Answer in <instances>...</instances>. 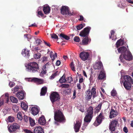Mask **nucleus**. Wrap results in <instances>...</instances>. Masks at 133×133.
Wrapping results in <instances>:
<instances>
[{"label": "nucleus", "instance_id": "f257e3e1", "mask_svg": "<svg viewBox=\"0 0 133 133\" xmlns=\"http://www.w3.org/2000/svg\"><path fill=\"white\" fill-rule=\"evenodd\" d=\"M118 52L123 54L124 58L127 61H131L133 59V56L130 52L124 46L121 47L117 49Z\"/></svg>", "mask_w": 133, "mask_h": 133}, {"label": "nucleus", "instance_id": "f03ea898", "mask_svg": "<svg viewBox=\"0 0 133 133\" xmlns=\"http://www.w3.org/2000/svg\"><path fill=\"white\" fill-rule=\"evenodd\" d=\"M54 119L55 121V123L57 125L59 124L58 122L64 123L66 121L63 113L60 110H58L55 111Z\"/></svg>", "mask_w": 133, "mask_h": 133}, {"label": "nucleus", "instance_id": "7ed1b4c3", "mask_svg": "<svg viewBox=\"0 0 133 133\" xmlns=\"http://www.w3.org/2000/svg\"><path fill=\"white\" fill-rule=\"evenodd\" d=\"M133 84V80L130 76L126 75L124 76L123 85L126 90H130Z\"/></svg>", "mask_w": 133, "mask_h": 133}, {"label": "nucleus", "instance_id": "20e7f679", "mask_svg": "<svg viewBox=\"0 0 133 133\" xmlns=\"http://www.w3.org/2000/svg\"><path fill=\"white\" fill-rule=\"evenodd\" d=\"M28 71L31 73H35L38 72L39 67L38 64L35 62L29 63L26 66Z\"/></svg>", "mask_w": 133, "mask_h": 133}, {"label": "nucleus", "instance_id": "39448f33", "mask_svg": "<svg viewBox=\"0 0 133 133\" xmlns=\"http://www.w3.org/2000/svg\"><path fill=\"white\" fill-rule=\"evenodd\" d=\"M93 109L92 107H90L86 111V115L84 121L87 122H90L93 117Z\"/></svg>", "mask_w": 133, "mask_h": 133}, {"label": "nucleus", "instance_id": "423d86ee", "mask_svg": "<svg viewBox=\"0 0 133 133\" xmlns=\"http://www.w3.org/2000/svg\"><path fill=\"white\" fill-rule=\"evenodd\" d=\"M50 98L52 103L54 102L59 101L60 99L59 94L57 92L53 91L50 95Z\"/></svg>", "mask_w": 133, "mask_h": 133}, {"label": "nucleus", "instance_id": "0eeeda50", "mask_svg": "<svg viewBox=\"0 0 133 133\" xmlns=\"http://www.w3.org/2000/svg\"><path fill=\"white\" fill-rule=\"evenodd\" d=\"M20 128L19 125L17 123H15L11 125L9 127L8 126L9 131L11 133H15L17 132L18 129Z\"/></svg>", "mask_w": 133, "mask_h": 133}, {"label": "nucleus", "instance_id": "6e6552de", "mask_svg": "<svg viewBox=\"0 0 133 133\" xmlns=\"http://www.w3.org/2000/svg\"><path fill=\"white\" fill-rule=\"evenodd\" d=\"M104 118V116L102 112H101L100 114L96 118V119L93 124L95 126L97 127L101 124L102 120Z\"/></svg>", "mask_w": 133, "mask_h": 133}, {"label": "nucleus", "instance_id": "1a4fd4ad", "mask_svg": "<svg viewBox=\"0 0 133 133\" xmlns=\"http://www.w3.org/2000/svg\"><path fill=\"white\" fill-rule=\"evenodd\" d=\"M91 29V27L89 26L84 28L83 30L80 32V36L83 37L84 38L88 37Z\"/></svg>", "mask_w": 133, "mask_h": 133}, {"label": "nucleus", "instance_id": "9d476101", "mask_svg": "<svg viewBox=\"0 0 133 133\" xmlns=\"http://www.w3.org/2000/svg\"><path fill=\"white\" fill-rule=\"evenodd\" d=\"M118 124V121L116 119L114 120L111 121L110 123L109 128L112 132L115 130V128Z\"/></svg>", "mask_w": 133, "mask_h": 133}, {"label": "nucleus", "instance_id": "9b49d317", "mask_svg": "<svg viewBox=\"0 0 133 133\" xmlns=\"http://www.w3.org/2000/svg\"><path fill=\"white\" fill-rule=\"evenodd\" d=\"M93 67L95 69H98L100 70H103V65L101 61L96 62L94 64Z\"/></svg>", "mask_w": 133, "mask_h": 133}, {"label": "nucleus", "instance_id": "f8f14e48", "mask_svg": "<svg viewBox=\"0 0 133 133\" xmlns=\"http://www.w3.org/2000/svg\"><path fill=\"white\" fill-rule=\"evenodd\" d=\"M82 123V121L81 120H76V123L75 124L74 128L75 132H78L81 127Z\"/></svg>", "mask_w": 133, "mask_h": 133}, {"label": "nucleus", "instance_id": "ddd939ff", "mask_svg": "<svg viewBox=\"0 0 133 133\" xmlns=\"http://www.w3.org/2000/svg\"><path fill=\"white\" fill-rule=\"evenodd\" d=\"M16 95L19 100H22L24 99L25 96V93L24 91L22 90L17 92Z\"/></svg>", "mask_w": 133, "mask_h": 133}, {"label": "nucleus", "instance_id": "4468645a", "mask_svg": "<svg viewBox=\"0 0 133 133\" xmlns=\"http://www.w3.org/2000/svg\"><path fill=\"white\" fill-rule=\"evenodd\" d=\"M61 12L63 15L69 14V10L68 7L66 6H63L61 9Z\"/></svg>", "mask_w": 133, "mask_h": 133}, {"label": "nucleus", "instance_id": "2eb2a0df", "mask_svg": "<svg viewBox=\"0 0 133 133\" xmlns=\"http://www.w3.org/2000/svg\"><path fill=\"white\" fill-rule=\"evenodd\" d=\"M89 54L88 52H82L80 54L79 57L83 61L87 60L89 57Z\"/></svg>", "mask_w": 133, "mask_h": 133}, {"label": "nucleus", "instance_id": "dca6fc26", "mask_svg": "<svg viewBox=\"0 0 133 133\" xmlns=\"http://www.w3.org/2000/svg\"><path fill=\"white\" fill-rule=\"evenodd\" d=\"M118 115V112L116 110H115L111 109L110 112L109 117L110 118H112L116 117Z\"/></svg>", "mask_w": 133, "mask_h": 133}, {"label": "nucleus", "instance_id": "f3484780", "mask_svg": "<svg viewBox=\"0 0 133 133\" xmlns=\"http://www.w3.org/2000/svg\"><path fill=\"white\" fill-rule=\"evenodd\" d=\"M34 133H44L43 129L40 127H35L34 129Z\"/></svg>", "mask_w": 133, "mask_h": 133}, {"label": "nucleus", "instance_id": "a211bd4d", "mask_svg": "<svg viewBox=\"0 0 133 133\" xmlns=\"http://www.w3.org/2000/svg\"><path fill=\"white\" fill-rule=\"evenodd\" d=\"M91 41V39L89 38L88 37H84L82 41V44L84 45H88Z\"/></svg>", "mask_w": 133, "mask_h": 133}, {"label": "nucleus", "instance_id": "6ab92c4d", "mask_svg": "<svg viewBox=\"0 0 133 133\" xmlns=\"http://www.w3.org/2000/svg\"><path fill=\"white\" fill-rule=\"evenodd\" d=\"M100 71V73L98 77V79L102 80L104 79L105 77L106 76L103 70Z\"/></svg>", "mask_w": 133, "mask_h": 133}, {"label": "nucleus", "instance_id": "aec40b11", "mask_svg": "<svg viewBox=\"0 0 133 133\" xmlns=\"http://www.w3.org/2000/svg\"><path fill=\"white\" fill-rule=\"evenodd\" d=\"M31 113L34 115H37L38 113V108L35 107H33L30 110Z\"/></svg>", "mask_w": 133, "mask_h": 133}, {"label": "nucleus", "instance_id": "412c9836", "mask_svg": "<svg viewBox=\"0 0 133 133\" xmlns=\"http://www.w3.org/2000/svg\"><path fill=\"white\" fill-rule=\"evenodd\" d=\"M39 123L41 125H44L46 123V120L44 116H42L40 117L38 120Z\"/></svg>", "mask_w": 133, "mask_h": 133}, {"label": "nucleus", "instance_id": "4be33fe9", "mask_svg": "<svg viewBox=\"0 0 133 133\" xmlns=\"http://www.w3.org/2000/svg\"><path fill=\"white\" fill-rule=\"evenodd\" d=\"M43 10L45 14H48L50 12V8L49 6H44Z\"/></svg>", "mask_w": 133, "mask_h": 133}, {"label": "nucleus", "instance_id": "5701e85b", "mask_svg": "<svg viewBox=\"0 0 133 133\" xmlns=\"http://www.w3.org/2000/svg\"><path fill=\"white\" fill-rule=\"evenodd\" d=\"M47 88L45 86L42 88L40 93L41 96H44L45 95L47 92Z\"/></svg>", "mask_w": 133, "mask_h": 133}, {"label": "nucleus", "instance_id": "b1692460", "mask_svg": "<svg viewBox=\"0 0 133 133\" xmlns=\"http://www.w3.org/2000/svg\"><path fill=\"white\" fill-rule=\"evenodd\" d=\"M22 54L23 55L24 57L28 58L30 56L29 51L27 50L26 49H24V51H22Z\"/></svg>", "mask_w": 133, "mask_h": 133}, {"label": "nucleus", "instance_id": "393cba45", "mask_svg": "<svg viewBox=\"0 0 133 133\" xmlns=\"http://www.w3.org/2000/svg\"><path fill=\"white\" fill-rule=\"evenodd\" d=\"M124 44V42L123 40L120 39L118 40L116 43V46L117 48H118L120 46L123 45Z\"/></svg>", "mask_w": 133, "mask_h": 133}, {"label": "nucleus", "instance_id": "a878e982", "mask_svg": "<svg viewBox=\"0 0 133 133\" xmlns=\"http://www.w3.org/2000/svg\"><path fill=\"white\" fill-rule=\"evenodd\" d=\"M102 106V103H100L95 109V113H97L100 110Z\"/></svg>", "mask_w": 133, "mask_h": 133}, {"label": "nucleus", "instance_id": "bb28decb", "mask_svg": "<svg viewBox=\"0 0 133 133\" xmlns=\"http://www.w3.org/2000/svg\"><path fill=\"white\" fill-rule=\"evenodd\" d=\"M59 36L62 39H64L66 40H68L70 39V37L69 36L62 33L60 34Z\"/></svg>", "mask_w": 133, "mask_h": 133}, {"label": "nucleus", "instance_id": "cd10ccee", "mask_svg": "<svg viewBox=\"0 0 133 133\" xmlns=\"http://www.w3.org/2000/svg\"><path fill=\"white\" fill-rule=\"evenodd\" d=\"M50 56L52 59V61L53 62L55 59V57H57V54L56 53H55V55H54L52 51H51L50 53Z\"/></svg>", "mask_w": 133, "mask_h": 133}, {"label": "nucleus", "instance_id": "c85d7f7f", "mask_svg": "<svg viewBox=\"0 0 133 133\" xmlns=\"http://www.w3.org/2000/svg\"><path fill=\"white\" fill-rule=\"evenodd\" d=\"M86 94L87 95V99L88 100H89L91 99L92 95L93 96L92 93L90 92V91L88 90L87 91Z\"/></svg>", "mask_w": 133, "mask_h": 133}, {"label": "nucleus", "instance_id": "c756f323", "mask_svg": "<svg viewBox=\"0 0 133 133\" xmlns=\"http://www.w3.org/2000/svg\"><path fill=\"white\" fill-rule=\"evenodd\" d=\"M65 75L64 74L60 78L59 80V81L61 83H65L66 80L65 79Z\"/></svg>", "mask_w": 133, "mask_h": 133}, {"label": "nucleus", "instance_id": "7c9ffc66", "mask_svg": "<svg viewBox=\"0 0 133 133\" xmlns=\"http://www.w3.org/2000/svg\"><path fill=\"white\" fill-rule=\"evenodd\" d=\"M21 106L24 110L26 111L27 110L28 106L25 103L23 102L21 103Z\"/></svg>", "mask_w": 133, "mask_h": 133}, {"label": "nucleus", "instance_id": "2f4dec72", "mask_svg": "<svg viewBox=\"0 0 133 133\" xmlns=\"http://www.w3.org/2000/svg\"><path fill=\"white\" fill-rule=\"evenodd\" d=\"M96 89L94 87H93L91 89L90 92L92 93L93 95V97L95 98L96 96Z\"/></svg>", "mask_w": 133, "mask_h": 133}, {"label": "nucleus", "instance_id": "473e14b6", "mask_svg": "<svg viewBox=\"0 0 133 133\" xmlns=\"http://www.w3.org/2000/svg\"><path fill=\"white\" fill-rule=\"evenodd\" d=\"M14 121V117L10 116H9L6 121L7 122H12Z\"/></svg>", "mask_w": 133, "mask_h": 133}, {"label": "nucleus", "instance_id": "72a5a7b5", "mask_svg": "<svg viewBox=\"0 0 133 133\" xmlns=\"http://www.w3.org/2000/svg\"><path fill=\"white\" fill-rule=\"evenodd\" d=\"M29 119L30 125L32 127L34 126L35 124L34 120L31 118L29 117Z\"/></svg>", "mask_w": 133, "mask_h": 133}, {"label": "nucleus", "instance_id": "f704fd0d", "mask_svg": "<svg viewBox=\"0 0 133 133\" xmlns=\"http://www.w3.org/2000/svg\"><path fill=\"white\" fill-rule=\"evenodd\" d=\"M58 72V71H56L50 77L49 79L51 80L53 79H54L55 77L57 75Z\"/></svg>", "mask_w": 133, "mask_h": 133}, {"label": "nucleus", "instance_id": "c9c22d12", "mask_svg": "<svg viewBox=\"0 0 133 133\" xmlns=\"http://www.w3.org/2000/svg\"><path fill=\"white\" fill-rule=\"evenodd\" d=\"M10 99L11 101L13 103H17L18 102L17 99L15 97L11 96L10 97Z\"/></svg>", "mask_w": 133, "mask_h": 133}, {"label": "nucleus", "instance_id": "e433bc0d", "mask_svg": "<svg viewBox=\"0 0 133 133\" xmlns=\"http://www.w3.org/2000/svg\"><path fill=\"white\" fill-rule=\"evenodd\" d=\"M19 89V86L18 85H16L13 88H12V91H13V93H15Z\"/></svg>", "mask_w": 133, "mask_h": 133}, {"label": "nucleus", "instance_id": "4c0bfd02", "mask_svg": "<svg viewBox=\"0 0 133 133\" xmlns=\"http://www.w3.org/2000/svg\"><path fill=\"white\" fill-rule=\"evenodd\" d=\"M85 26V24H80L76 27V28L77 30H79L83 28Z\"/></svg>", "mask_w": 133, "mask_h": 133}, {"label": "nucleus", "instance_id": "58836bf2", "mask_svg": "<svg viewBox=\"0 0 133 133\" xmlns=\"http://www.w3.org/2000/svg\"><path fill=\"white\" fill-rule=\"evenodd\" d=\"M46 67L45 66H43L42 68V70L41 71V74H46Z\"/></svg>", "mask_w": 133, "mask_h": 133}, {"label": "nucleus", "instance_id": "ea45409f", "mask_svg": "<svg viewBox=\"0 0 133 133\" xmlns=\"http://www.w3.org/2000/svg\"><path fill=\"white\" fill-rule=\"evenodd\" d=\"M69 87V85L68 84H63L60 85L59 87L63 88H68Z\"/></svg>", "mask_w": 133, "mask_h": 133}, {"label": "nucleus", "instance_id": "a19ab883", "mask_svg": "<svg viewBox=\"0 0 133 133\" xmlns=\"http://www.w3.org/2000/svg\"><path fill=\"white\" fill-rule=\"evenodd\" d=\"M119 59L120 60L121 62L124 63L125 62V61L124 60V58L123 57V54H122L120 55L119 57Z\"/></svg>", "mask_w": 133, "mask_h": 133}, {"label": "nucleus", "instance_id": "79ce46f5", "mask_svg": "<svg viewBox=\"0 0 133 133\" xmlns=\"http://www.w3.org/2000/svg\"><path fill=\"white\" fill-rule=\"evenodd\" d=\"M119 59L120 60L121 62L124 63L125 62V61L124 60V58L123 57V54H122L120 55L119 57Z\"/></svg>", "mask_w": 133, "mask_h": 133}, {"label": "nucleus", "instance_id": "37998d69", "mask_svg": "<svg viewBox=\"0 0 133 133\" xmlns=\"http://www.w3.org/2000/svg\"><path fill=\"white\" fill-rule=\"evenodd\" d=\"M41 54L39 53H38L36 54H35L34 56V58L36 59H38L41 56Z\"/></svg>", "mask_w": 133, "mask_h": 133}, {"label": "nucleus", "instance_id": "c03bdc74", "mask_svg": "<svg viewBox=\"0 0 133 133\" xmlns=\"http://www.w3.org/2000/svg\"><path fill=\"white\" fill-rule=\"evenodd\" d=\"M70 67L71 69V70L73 71H75V66L74 65V63L73 62H71L70 64Z\"/></svg>", "mask_w": 133, "mask_h": 133}, {"label": "nucleus", "instance_id": "a18cd8bd", "mask_svg": "<svg viewBox=\"0 0 133 133\" xmlns=\"http://www.w3.org/2000/svg\"><path fill=\"white\" fill-rule=\"evenodd\" d=\"M36 44L38 45H39L42 43L41 40L40 39H39L38 38H37L36 39Z\"/></svg>", "mask_w": 133, "mask_h": 133}, {"label": "nucleus", "instance_id": "49530a36", "mask_svg": "<svg viewBox=\"0 0 133 133\" xmlns=\"http://www.w3.org/2000/svg\"><path fill=\"white\" fill-rule=\"evenodd\" d=\"M13 110L16 112H17L18 111V107L17 105H14L12 108Z\"/></svg>", "mask_w": 133, "mask_h": 133}, {"label": "nucleus", "instance_id": "de8ad7c7", "mask_svg": "<svg viewBox=\"0 0 133 133\" xmlns=\"http://www.w3.org/2000/svg\"><path fill=\"white\" fill-rule=\"evenodd\" d=\"M24 37L25 38H27L28 40H29L31 39V36L30 35L28 34H25L24 35Z\"/></svg>", "mask_w": 133, "mask_h": 133}, {"label": "nucleus", "instance_id": "09e8293b", "mask_svg": "<svg viewBox=\"0 0 133 133\" xmlns=\"http://www.w3.org/2000/svg\"><path fill=\"white\" fill-rule=\"evenodd\" d=\"M84 108L83 106L82 105H80L79 107V110L82 112H83L84 111Z\"/></svg>", "mask_w": 133, "mask_h": 133}, {"label": "nucleus", "instance_id": "8fccbe9b", "mask_svg": "<svg viewBox=\"0 0 133 133\" xmlns=\"http://www.w3.org/2000/svg\"><path fill=\"white\" fill-rule=\"evenodd\" d=\"M74 40L75 42H79L80 41L79 38L78 36H75Z\"/></svg>", "mask_w": 133, "mask_h": 133}, {"label": "nucleus", "instance_id": "3c124183", "mask_svg": "<svg viewBox=\"0 0 133 133\" xmlns=\"http://www.w3.org/2000/svg\"><path fill=\"white\" fill-rule=\"evenodd\" d=\"M51 37L52 38H54L55 39H58V37L55 34H53L51 36Z\"/></svg>", "mask_w": 133, "mask_h": 133}, {"label": "nucleus", "instance_id": "603ef678", "mask_svg": "<svg viewBox=\"0 0 133 133\" xmlns=\"http://www.w3.org/2000/svg\"><path fill=\"white\" fill-rule=\"evenodd\" d=\"M67 81L68 83H70L73 81V79L71 77H68Z\"/></svg>", "mask_w": 133, "mask_h": 133}, {"label": "nucleus", "instance_id": "864d4df0", "mask_svg": "<svg viewBox=\"0 0 133 133\" xmlns=\"http://www.w3.org/2000/svg\"><path fill=\"white\" fill-rule=\"evenodd\" d=\"M111 94L112 96H114L116 95V92L115 90H113L111 92Z\"/></svg>", "mask_w": 133, "mask_h": 133}, {"label": "nucleus", "instance_id": "5fc2aeb1", "mask_svg": "<svg viewBox=\"0 0 133 133\" xmlns=\"http://www.w3.org/2000/svg\"><path fill=\"white\" fill-rule=\"evenodd\" d=\"M15 84L14 82H10L9 83V85L10 87L11 88L15 85Z\"/></svg>", "mask_w": 133, "mask_h": 133}, {"label": "nucleus", "instance_id": "6e6d98bb", "mask_svg": "<svg viewBox=\"0 0 133 133\" xmlns=\"http://www.w3.org/2000/svg\"><path fill=\"white\" fill-rule=\"evenodd\" d=\"M115 31L113 30H112L111 31L110 33H111V35L110 36L109 38H110L111 39L112 38L111 37L112 36H114Z\"/></svg>", "mask_w": 133, "mask_h": 133}, {"label": "nucleus", "instance_id": "4d7b16f0", "mask_svg": "<svg viewBox=\"0 0 133 133\" xmlns=\"http://www.w3.org/2000/svg\"><path fill=\"white\" fill-rule=\"evenodd\" d=\"M38 15L41 16V17H43L44 16V14L42 13V11H39L38 12Z\"/></svg>", "mask_w": 133, "mask_h": 133}, {"label": "nucleus", "instance_id": "13d9d810", "mask_svg": "<svg viewBox=\"0 0 133 133\" xmlns=\"http://www.w3.org/2000/svg\"><path fill=\"white\" fill-rule=\"evenodd\" d=\"M29 117H28L26 116H24V120L25 122H27L28 120V118Z\"/></svg>", "mask_w": 133, "mask_h": 133}, {"label": "nucleus", "instance_id": "bf43d9fd", "mask_svg": "<svg viewBox=\"0 0 133 133\" xmlns=\"http://www.w3.org/2000/svg\"><path fill=\"white\" fill-rule=\"evenodd\" d=\"M24 132L26 133H33L32 131L30 130L27 129H25L24 130Z\"/></svg>", "mask_w": 133, "mask_h": 133}, {"label": "nucleus", "instance_id": "052dcab7", "mask_svg": "<svg viewBox=\"0 0 133 133\" xmlns=\"http://www.w3.org/2000/svg\"><path fill=\"white\" fill-rule=\"evenodd\" d=\"M76 90H75L74 91V92L73 94V96L72 97V98L73 99H75L76 97Z\"/></svg>", "mask_w": 133, "mask_h": 133}, {"label": "nucleus", "instance_id": "680f3d73", "mask_svg": "<svg viewBox=\"0 0 133 133\" xmlns=\"http://www.w3.org/2000/svg\"><path fill=\"white\" fill-rule=\"evenodd\" d=\"M32 80L35 82H37V81L39 80V79L36 78H34Z\"/></svg>", "mask_w": 133, "mask_h": 133}, {"label": "nucleus", "instance_id": "e2e57ef3", "mask_svg": "<svg viewBox=\"0 0 133 133\" xmlns=\"http://www.w3.org/2000/svg\"><path fill=\"white\" fill-rule=\"evenodd\" d=\"M80 18L78 19V20L79 21H82L83 20L84 18L83 16L82 15H80Z\"/></svg>", "mask_w": 133, "mask_h": 133}, {"label": "nucleus", "instance_id": "0e129e2a", "mask_svg": "<svg viewBox=\"0 0 133 133\" xmlns=\"http://www.w3.org/2000/svg\"><path fill=\"white\" fill-rule=\"evenodd\" d=\"M77 87L78 89L80 90L81 89V86L80 83L77 84Z\"/></svg>", "mask_w": 133, "mask_h": 133}, {"label": "nucleus", "instance_id": "69168bd1", "mask_svg": "<svg viewBox=\"0 0 133 133\" xmlns=\"http://www.w3.org/2000/svg\"><path fill=\"white\" fill-rule=\"evenodd\" d=\"M61 64V62L59 60H57L56 62V64L57 66H59Z\"/></svg>", "mask_w": 133, "mask_h": 133}, {"label": "nucleus", "instance_id": "338daca9", "mask_svg": "<svg viewBox=\"0 0 133 133\" xmlns=\"http://www.w3.org/2000/svg\"><path fill=\"white\" fill-rule=\"evenodd\" d=\"M123 130V131H124V132H125L126 133H127L128 132V130L127 128L125 127L124 128Z\"/></svg>", "mask_w": 133, "mask_h": 133}, {"label": "nucleus", "instance_id": "774afa93", "mask_svg": "<svg viewBox=\"0 0 133 133\" xmlns=\"http://www.w3.org/2000/svg\"><path fill=\"white\" fill-rule=\"evenodd\" d=\"M17 117L18 119L19 120H21L22 119V116L20 114L17 115Z\"/></svg>", "mask_w": 133, "mask_h": 133}]
</instances>
